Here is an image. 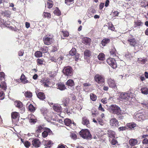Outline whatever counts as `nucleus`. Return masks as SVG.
I'll use <instances>...</instances> for the list:
<instances>
[{"mask_svg": "<svg viewBox=\"0 0 148 148\" xmlns=\"http://www.w3.org/2000/svg\"><path fill=\"white\" fill-rule=\"evenodd\" d=\"M134 95L130 92L128 91L127 92H122L120 95V97L124 101H131L132 98H134Z\"/></svg>", "mask_w": 148, "mask_h": 148, "instance_id": "f257e3e1", "label": "nucleus"}, {"mask_svg": "<svg viewBox=\"0 0 148 148\" xmlns=\"http://www.w3.org/2000/svg\"><path fill=\"white\" fill-rule=\"evenodd\" d=\"M108 110L110 112L116 114H120L121 112L120 108L116 105H112L108 108Z\"/></svg>", "mask_w": 148, "mask_h": 148, "instance_id": "f03ea898", "label": "nucleus"}, {"mask_svg": "<svg viewBox=\"0 0 148 148\" xmlns=\"http://www.w3.org/2000/svg\"><path fill=\"white\" fill-rule=\"evenodd\" d=\"M79 135L84 139H91L92 135L89 131L87 129L82 130L79 132Z\"/></svg>", "mask_w": 148, "mask_h": 148, "instance_id": "7ed1b4c3", "label": "nucleus"}, {"mask_svg": "<svg viewBox=\"0 0 148 148\" xmlns=\"http://www.w3.org/2000/svg\"><path fill=\"white\" fill-rule=\"evenodd\" d=\"M73 69L69 66L65 67L63 70V73L66 76H71L73 74Z\"/></svg>", "mask_w": 148, "mask_h": 148, "instance_id": "20e7f679", "label": "nucleus"}, {"mask_svg": "<svg viewBox=\"0 0 148 148\" xmlns=\"http://www.w3.org/2000/svg\"><path fill=\"white\" fill-rule=\"evenodd\" d=\"M19 114L16 112H13L11 113L12 121L14 124H16L19 120Z\"/></svg>", "mask_w": 148, "mask_h": 148, "instance_id": "39448f33", "label": "nucleus"}, {"mask_svg": "<svg viewBox=\"0 0 148 148\" xmlns=\"http://www.w3.org/2000/svg\"><path fill=\"white\" fill-rule=\"evenodd\" d=\"M110 125L113 127H118L119 126V122L115 118L111 119L110 121Z\"/></svg>", "mask_w": 148, "mask_h": 148, "instance_id": "423d86ee", "label": "nucleus"}, {"mask_svg": "<svg viewBox=\"0 0 148 148\" xmlns=\"http://www.w3.org/2000/svg\"><path fill=\"white\" fill-rule=\"evenodd\" d=\"M107 63L113 69L117 67V64L115 60L112 58H109L107 60Z\"/></svg>", "mask_w": 148, "mask_h": 148, "instance_id": "0eeeda50", "label": "nucleus"}, {"mask_svg": "<svg viewBox=\"0 0 148 148\" xmlns=\"http://www.w3.org/2000/svg\"><path fill=\"white\" fill-rule=\"evenodd\" d=\"M133 118L136 120L138 121H140L145 119V116L144 114L143 113L138 112L134 116Z\"/></svg>", "mask_w": 148, "mask_h": 148, "instance_id": "6e6552de", "label": "nucleus"}, {"mask_svg": "<svg viewBox=\"0 0 148 148\" xmlns=\"http://www.w3.org/2000/svg\"><path fill=\"white\" fill-rule=\"evenodd\" d=\"M95 81L99 84H103L104 82V78L101 75L97 74L95 76Z\"/></svg>", "mask_w": 148, "mask_h": 148, "instance_id": "1a4fd4ad", "label": "nucleus"}, {"mask_svg": "<svg viewBox=\"0 0 148 148\" xmlns=\"http://www.w3.org/2000/svg\"><path fill=\"white\" fill-rule=\"evenodd\" d=\"M44 44L46 45H51L54 42V40L52 37H49L46 36L43 38Z\"/></svg>", "mask_w": 148, "mask_h": 148, "instance_id": "9d476101", "label": "nucleus"}, {"mask_svg": "<svg viewBox=\"0 0 148 148\" xmlns=\"http://www.w3.org/2000/svg\"><path fill=\"white\" fill-rule=\"evenodd\" d=\"M127 41L129 43L130 45L133 47L137 46L138 45V43L135 39L132 37L131 38H129Z\"/></svg>", "mask_w": 148, "mask_h": 148, "instance_id": "9b49d317", "label": "nucleus"}, {"mask_svg": "<svg viewBox=\"0 0 148 148\" xmlns=\"http://www.w3.org/2000/svg\"><path fill=\"white\" fill-rule=\"evenodd\" d=\"M53 133L52 131L49 129L47 128L44 130V132L42 133V136L43 138L46 137L48 135H53Z\"/></svg>", "mask_w": 148, "mask_h": 148, "instance_id": "f8f14e48", "label": "nucleus"}, {"mask_svg": "<svg viewBox=\"0 0 148 148\" xmlns=\"http://www.w3.org/2000/svg\"><path fill=\"white\" fill-rule=\"evenodd\" d=\"M108 83L110 87L116 90L117 89V87L114 80L110 78L108 79Z\"/></svg>", "mask_w": 148, "mask_h": 148, "instance_id": "ddd939ff", "label": "nucleus"}, {"mask_svg": "<svg viewBox=\"0 0 148 148\" xmlns=\"http://www.w3.org/2000/svg\"><path fill=\"white\" fill-rule=\"evenodd\" d=\"M32 143L33 146L36 147H38L40 146V142L38 139L35 138L33 139Z\"/></svg>", "mask_w": 148, "mask_h": 148, "instance_id": "4468645a", "label": "nucleus"}, {"mask_svg": "<svg viewBox=\"0 0 148 148\" xmlns=\"http://www.w3.org/2000/svg\"><path fill=\"white\" fill-rule=\"evenodd\" d=\"M37 97L41 100H44L45 98L44 93L43 92H38L37 91L36 92Z\"/></svg>", "mask_w": 148, "mask_h": 148, "instance_id": "2eb2a0df", "label": "nucleus"}, {"mask_svg": "<svg viewBox=\"0 0 148 148\" xmlns=\"http://www.w3.org/2000/svg\"><path fill=\"white\" fill-rule=\"evenodd\" d=\"M53 109L58 112H61L62 110V108L60 105L54 104L53 106Z\"/></svg>", "mask_w": 148, "mask_h": 148, "instance_id": "dca6fc26", "label": "nucleus"}, {"mask_svg": "<svg viewBox=\"0 0 148 148\" xmlns=\"http://www.w3.org/2000/svg\"><path fill=\"white\" fill-rule=\"evenodd\" d=\"M36 128V133H38L41 132L47 128L45 127L44 125H42L38 126Z\"/></svg>", "mask_w": 148, "mask_h": 148, "instance_id": "f3484780", "label": "nucleus"}, {"mask_svg": "<svg viewBox=\"0 0 148 148\" xmlns=\"http://www.w3.org/2000/svg\"><path fill=\"white\" fill-rule=\"evenodd\" d=\"M91 39L88 37H84L83 38L82 42L84 44L88 45H90Z\"/></svg>", "mask_w": 148, "mask_h": 148, "instance_id": "a211bd4d", "label": "nucleus"}, {"mask_svg": "<svg viewBox=\"0 0 148 148\" xmlns=\"http://www.w3.org/2000/svg\"><path fill=\"white\" fill-rule=\"evenodd\" d=\"M1 24L3 25L6 27H9L11 29H14L10 25V22H5L3 20H1Z\"/></svg>", "mask_w": 148, "mask_h": 148, "instance_id": "6ab92c4d", "label": "nucleus"}, {"mask_svg": "<svg viewBox=\"0 0 148 148\" xmlns=\"http://www.w3.org/2000/svg\"><path fill=\"white\" fill-rule=\"evenodd\" d=\"M62 34H61V38L62 39H64V37H67L69 36V33L67 31H64L63 30L61 31Z\"/></svg>", "mask_w": 148, "mask_h": 148, "instance_id": "aec40b11", "label": "nucleus"}, {"mask_svg": "<svg viewBox=\"0 0 148 148\" xmlns=\"http://www.w3.org/2000/svg\"><path fill=\"white\" fill-rule=\"evenodd\" d=\"M110 52L112 56L114 57L116 56V50L114 46H112L111 50Z\"/></svg>", "mask_w": 148, "mask_h": 148, "instance_id": "412c9836", "label": "nucleus"}, {"mask_svg": "<svg viewBox=\"0 0 148 148\" xmlns=\"http://www.w3.org/2000/svg\"><path fill=\"white\" fill-rule=\"evenodd\" d=\"M129 143L131 146H134L137 143L138 141L136 139H131L129 140Z\"/></svg>", "mask_w": 148, "mask_h": 148, "instance_id": "4be33fe9", "label": "nucleus"}, {"mask_svg": "<svg viewBox=\"0 0 148 148\" xmlns=\"http://www.w3.org/2000/svg\"><path fill=\"white\" fill-rule=\"evenodd\" d=\"M82 124L84 125H87L89 124V121L88 119L86 117H84L82 118Z\"/></svg>", "mask_w": 148, "mask_h": 148, "instance_id": "5701e85b", "label": "nucleus"}, {"mask_svg": "<svg viewBox=\"0 0 148 148\" xmlns=\"http://www.w3.org/2000/svg\"><path fill=\"white\" fill-rule=\"evenodd\" d=\"M14 104L16 107L19 108H21L23 106L22 103L18 101H15L14 102Z\"/></svg>", "mask_w": 148, "mask_h": 148, "instance_id": "b1692460", "label": "nucleus"}, {"mask_svg": "<svg viewBox=\"0 0 148 148\" xmlns=\"http://www.w3.org/2000/svg\"><path fill=\"white\" fill-rule=\"evenodd\" d=\"M69 102V98H64L62 101L63 104L64 106L68 105Z\"/></svg>", "mask_w": 148, "mask_h": 148, "instance_id": "393cba45", "label": "nucleus"}, {"mask_svg": "<svg viewBox=\"0 0 148 148\" xmlns=\"http://www.w3.org/2000/svg\"><path fill=\"white\" fill-rule=\"evenodd\" d=\"M57 85L58 88L60 90H64L66 89V87L62 83L58 84Z\"/></svg>", "mask_w": 148, "mask_h": 148, "instance_id": "a878e982", "label": "nucleus"}, {"mask_svg": "<svg viewBox=\"0 0 148 148\" xmlns=\"http://www.w3.org/2000/svg\"><path fill=\"white\" fill-rule=\"evenodd\" d=\"M147 58H138V59L137 62L138 63L142 64H145L147 61Z\"/></svg>", "mask_w": 148, "mask_h": 148, "instance_id": "bb28decb", "label": "nucleus"}, {"mask_svg": "<svg viewBox=\"0 0 148 148\" xmlns=\"http://www.w3.org/2000/svg\"><path fill=\"white\" fill-rule=\"evenodd\" d=\"M20 79L21 82L23 84L27 83L29 82L27 80L25 75L23 74H22L21 75Z\"/></svg>", "mask_w": 148, "mask_h": 148, "instance_id": "cd10ccee", "label": "nucleus"}, {"mask_svg": "<svg viewBox=\"0 0 148 148\" xmlns=\"http://www.w3.org/2000/svg\"><path fill=\"white\" fill-rule=\"evenodd\" d=\"M110 42V40L108 38H105L103 39L101 41V44L102 46H104L106 44L109 43Z\"/></svg>", "mask_w": 148, "mask_h": 148, "instance_id": "c85d7f7f", "label": "nucleus"}, {"mask_svg": "<svg viewBox=\"0 0 148 148\" xmlns=\"http://www.w3.org/2000/svg\"><path fill=\"white\" fill-rule=\"evenodd\" d=\"M140 90L142 93L143 94L147 95L148 94V88L146 87H142Z\"/></svg>", "mask_w": 148, "mask_h": 148, "instance_id": "c756f323", "label": "nucleus"}, {"mask_svg": "<svg viewBox=\"0 0 148 148\" xmlns=\"http://www.w3.org/2000/svg\"><path fill=\"white\" fill-rule=\"evenodd\" d=\"M84 57L86 58L87 57H89L91 55V52L88 49H86L84 52Z\"/></svg>", "mask_w": 148, "mask_h": 148, "instance_id": "7c9ffc66", "label": "nucleus"}, {"mask_svg": "<svg viewBox=\"0 0 148 148\" xmlns=\"http://www.w3.org/2000/svg\"><path fill=\"white\" fill-rule=\"evenodd\" d=\"M66 85L72 87L74 85V82L72 79H70L67 81L66 82Z\"/></svg>", "mask_w": 148, "mask_h": 148, "instance_id": "2f4dec72", "label": "nucleus"}, {"mask_svg": "<svg viewBox=\"0 0 148 148\" xmlns=\"http://www.w3.org/2000/svg\"><path fill=\"white\" fill-rule=\"evenodd\" d=\"M40 50L41 51V52L43 53H46L48 50V48L46 46H43L41 47L40 48Z\"/></svg>", "mask_w": 148, "mask_h": 148, "instance_id": "473e14b6", "label": "nucleus"}, {"mask_svg": "<svg viewBox=\"0 0 148 148\" xmlns=\"http://www.w3.org/2000/svg\"><path fill=\"white\" fill-rule=\"evenodd\" d=\"M108 134L109 136V137L111 138L112 137L113 138H115V132H114L111 130H109L108 131Z\"/></svg>", "mask_w": 148, "mask_h": 148, "instance_id": "72a5a7b5", "label": "nucleus"}, {"mask_svg": "<svg viewBox=\"0 0 148 148\" xmlns=\"http://www.w3.org/2000/svg\"><path fill=\"white\" fill-rule=\"evenodd\" d=\"M0 87L4 90H5L7 88L6 83L4 82H2L0 84Z\"/></svg>", "mask_w": 148, "mask_h": 148, "instance_id": "f704fd0d", "label": "nucleus"}, {"mask_svg": "<svg viewBox=\"0 0 148 148\" xmlns=\"http://www.w3.org/2000/svg\"><path fill=\"white\" fill-rule=\"evenodd\" d=\"M126 127L128 128L132 129L134 128L136 126V124L134 123H129L127 124Z\"/></svg>", "mask_w": 148, "mask_h": 148, "instance_id": "c9c22d12", "label": "nucleus"}, {"mask_svg": "<svg viewBox=\"0 0 148 148\" xmlns=\"http://www.w3.org/2000/svg\"><path fill=\"white\" fill-rule=\"evenodd\" d=\"M64 122L66 126H69L72 123L71 120L69 119H66L64 120Z\"/></svg>", "mask_w": 148, "mask_h": 148, "instance_id": "e433bc0d", "label": "nucleus"}, {"mask_svg": "<svg viewBox=\"0 0 148 148\" xmlns=\"http://www.w3.org/2000/svg\"><path fill=\"white\" fill-rule=\"evenodd\" d=\"M69 54L71 56H74L76 53V49L74 48H73L71 50L69 51Z\"/></svg>", "mask_w": 148, "mask_h": 148, "instance_id": "4c0bfd02", "label": "nucleus"}, {"mask_svg": "<svg viewBox=\"0 0 148 148\" xmlns=\"http://www.w3.org/2000/svg\"><path fill=\"white\" fill-rule=\"evenodd\" d=\"M54 13L56 15L58 16L61 14V13L60 11L57 7L55 9L54 11Z\"/></svg>", "mask_w": 148, "mask_h": 148, "instance_id": "58836bf2", "label": "nucleus"}, {"mask_svg": "<svg viewBox=\"0 0 148 148\" xmlns=\"http://www.w3.org/2000/svg\"><path fill=\"white\" fill-rule=\"evenodd\" d=\"M34 55L37 58L40 57L42 56V53L40 51H38L35 53Z\"/></svg>", "mask_w": 148, "mask_h": 148, "instance_id": "ea45409f", "label": "nucleus"}, {"mask_svg": "<svg viewBox=\"0 0 148 148\" xmlns=\"http://www.w3.org/2000/svg\"><path fill=\"white\" fill-rule=\"evenodd\" d=\"M98 58L99 60H103L105 59L104 55L103 53H101L98 56Z\"/></svg>", "mask_w": 148, "mask_h": 148, "instance_id": "a19ab883", "label": "nucleus"}, {"mask_svg": "<svg viewBox=\"0 0 148 148\" xmlns=\"http://www.w3.org/2000/svg\"><path fill=\"white\" fill-rule=\"evenodd\" d=\"M25 97L28 98H31L32 96V93L29 91L25 92L24 94Z\"/></svg>", "mask_w": 148, "mask_h": 148, "instance_id": "79ce46f5", "label": "nucleus"}, {"mask_svg": "<svg viewBox=\"0 0 148 148\" xmlns=\"http://www.w3.org/2000/svg\"><path fill=\"white\" fill-rule=\"evenodd\" d=\"M28 108L29 111L32 112H34L35 110V107L32 104H30Z\"/></svg>", "mask_w": 148, "mask_h": 148, "instance_id": "37998d69", "label": "nucleus"}, {"mask_svg": "<svg viewBox=\"0 0 148 148\" xmlns=\"http://www.w3.org/2000/svg\"><path fill=\"white\" fill-rule=\"evenodd\" d=\"M142 23L140 20H137L136 22H135L134 27H139L141 25Z\"/></svg>", "mask_w": 148, "mask_h": 148, "instance_id": "c03bdc74", "label": "nucleus"}, {"mask_svg": "<svg viewBox=\"0 0 148 148\" xmlns=\"http://www.w3.org/2000/svg\"><path fill=\"white\" fill-rule=\"evenodd\" d=\"M90 98L91 100L93 101H95L97 99L96 96L93 94L91 93L90 95Z\"/></svg>", "mask_w": 148, "mask_h": 148, "instance_id": "a18cd8bd", "label": "nucleus"}, {"mask_svg": "<svg viewBox=\"0 0 148 148\" xmlns=\"http://www.w3.org/2000/svg\"><path fill=\"white\" fill-rule=\"evenodd\" d=\"M70 136L71 138L74 140H76L77 138V136L76 135L73 133H70Z\"/></svg>", "mask_w": 148, "mask_h": 148, "instance_id": "49530a36", "label": "nucleus"}, {"mask_svg": "<svg viewBox=\"0 0 148 148\" xmlns=\"http://www.w3.org/2000/svg\"><path fill=\"white\" fill-rule=\"evenodd\" d=\"M43 15L45 18H50L51 16V14L49 13L45 12H44Z\"/></svg>", "mask_w": 148, "mask_h": 148, "instance_id": "de8ad7c7", "label": "nucleus"}, {"mask_svg": "<svg viewBox=\"0 0 148 148\" xmlns=\"http://www.w3.org/2000/svg\"><path fill=\"white\" fill-rule=\"evenodd\" d=\"M51 140L47 141L45 142V145L48 147H50L51 146Z\"/></svg>", "mask_w": 148, "mask_h": 148, "instance_id": "09e8293b", "label": "nucleus"}, {"mask_svg": "<svg viewBox=\"0 0 148 148\" xmlns=\"http://www.w3.org/2000/svg\"><path fill=\"white\" fill-rule=\"evenodd\" d=\"M127 129V128L126 126L120 127L118 128V130L119 131L125 130Z\"/></svg>", "mask_w": 148, "mask_h": 148, "instance_id": "8fccbe9b", "label": "nucleus"}, {"mask_svg": "<svg viewBox=\"0 0 148 148\" xmlns=\"http://www.w3.org/2000/svg\"><path fill=\"white\" fill-rule=\"evenodd\" d=\"M36 62L38 64L40 65L43 64L44 62L43 60L40 59H38L36 60Z\"/></svg>", "mask_w": 148, "mask_h": 148, "instance_id": "3c124183", "label": "nucleus"}, {"mask_svg": "<svg viewBox=\"0 0 148 148\" xmlns=\"http://www.w3.org/2000/svg\"><path fill=\"white\" fill-rule=\"evenodd\" d=\"M63 59V57L61 56L59 58H58L56 60L57 62L59 64H60L62 63V60Z\"/></svg>", "mask_w": 148, "mask_h": 148, "instance_id": "603ef678", "label": "nucleus"}, {"mask_svg": "<svg viewBox=\"0 0 148 148\" xmlns=\"http://www.w3.org/2000/svg\"><path fill=\"white\" fill-rule=\"evenodd\" d=\"M41 82L42 84L43 85L45 86H49L48 84L46 83V81L44 79L43 80H41Z\"/></svg>", "mask_w": 148, "mask_h": 148, "instance_id": "864d4df0", "label": "nucleus"}, {"mask_svg": "<svg viewBox=\"0 0 148 148\" xmlns=\"http://www.w3.org/2000/svg\"><path fill=\"white\" fill-rule=\"evenodd\" d=\"M5 74L3 72L0 73V80H2L4 78Z\"/></svg>", "mask_w": 148, "mask_h": 148, "instance_id": "5fc2aeb1", "label": "nucleus"}, {"mask_svg": "<svg viewBox=\"0 0 148 148\" xmlns=\"http://www.w3.org/2000/svg\"><path fill=\"white\" fill-rule=\"evenodd\" d=\"M73 0H65V3L68 5H69L71 3L73 2Z\"/></svg>", "mask_w": 148, "mask_h": 148, "instance_id": "6e6d98bb", "label": "nucleus"}, {"mask_svg": "<svg viewBox=\"0 0 148 148\" xmlns=\"http://www.w3.org/2000/svg\"><path fill=\"white\" fill-rule=\"evenodd\" d=\"M24 144L26 147L28 148L30 146L31 144L29 141H26L25 142Z\"/></svg>", "mask_w": 148, "mask_h": 148, "instance_id": "4d7b16f0", "label": "nucleus"}, {"mask_svg": "<svg viewBox=\"0 0 148 148\" xmlns=\"http://www.w3.org/2000/svg\"><path fill=\"white\" fill-rule=\"evenodd\" d=\"M4 96L3 91L1 90H0V97H1V98L0 99H3L4 98Z\"/></svg>", "mask_w": 148, "mask_h": 148, "instance_id": "13d9d810", "label": "nucleus"}, {"mask_svg": "<svg viewBox=\"0 0 148 148\" xmlns=\"http://www.w3.org/2000/svg\"><path fill=\"white\" fill-rule=\"evenodd\" d=\"M29 122L31 124H34L36 122V120L34 119H31L29 120Z\"/></svg>", "mask_w": 148, "mask_h": 148, "instance_id": "bf43d9fd", "label": "nucleus"}, {"mask_svg": "<svg viewBox=\"0 0 148 148\" xmlns=\"http://www.w3.org/2000/svg\"><path fill=\"white\" fill-rule=\"evenodd\" d=\"M108 29L114 31V30L115 28L114 27L112 24H110L109 26L108 27Z\"/></svg>", "mask_w": 148, "mask_h": 148, "instance_id": "052dcab7", "label": "nucleus"}, {"mask_svg": "<svg viewBox=\"0 0 148 148\" xmlns=\"http://www.w3.org/2000/svg\"><path fill=\"white\" fill-rule=\"evenodd\" d=\"M98 123L100 125H103V120L100 119H97Z\"/></svg>", "mask_w": 148, "mask_h": 148, "instance_id": "680f3d73", "label": "nucleus"}, {"mask_svg": "<svg viewBox=\"0 0 148 148\" xmlns=\"http://www.w3.org/2000/svg\"><path fill=\"white\" fill-rule=\"evenodd\" d=\"M125 56L128 59H130L132 57L131 54L129 53H127L125 54Z\"/></svg>", "mask_w": 148, "mask_h": 148, "instance_id": "e2e57ef3", "label": "nucleus"}, {"mask_svg": "<svg viewBox=\"0 0 148 148\" xmlns=\"http://www.w3.org/2000/svg\"><path fill=\"white\" fill-rule=\"evenodd\" d=\"M58 49V46H56L53 47V48L51 50V51L53 52H55L56 51H57Z\"/></svg>", "mask_w": 148, "mask_h": 148, "instance_id": "0e129e2a", "label": "nucleus"}, {"mask_svg": "<svg viewBox=\"0 0 148 148\" xmlns=\"http://www.w3.org/2000/svg\"><path fill=\"white\" fill-rule=\"evenodd\" d=\"M47 7L49 8H51L53 6V4H52V3L49 2H47Z\"/></svg>", "mask_w": 148, "mask_h": 148, "instance_id": "69168bd1", "label": "nucleus"}, {"mask_svg": "<svg viewBox=\"0 0 148 148\" xmlns=\"http://www.w3.org/2000/svg\"><path fill=\"white\" fill-rule=\"evenodd\" d=\"M117 143V141L113 138V139L111 141L112 144V145H114L116 144Z\"/></svg>", "mask_w": 148, "mask_h": 148, "instance_id": "338daca9", "label": "nucleus"}, {"mask_svg": "<svg viewBox=\"0 0 148 148\" xmlns=\"http://www.w3.org/2000/svg\"><path fill=\"white\" fill-rule=\"evenodd\" d=\"M24 53L23 50H22L19 51L18 52V55L19 56H22L23 55Z\"/></svg>", "mask_w": 148, "mask_h": 148, "instance_id": "774afa93", "label": "nucleus"}]
</instances>
